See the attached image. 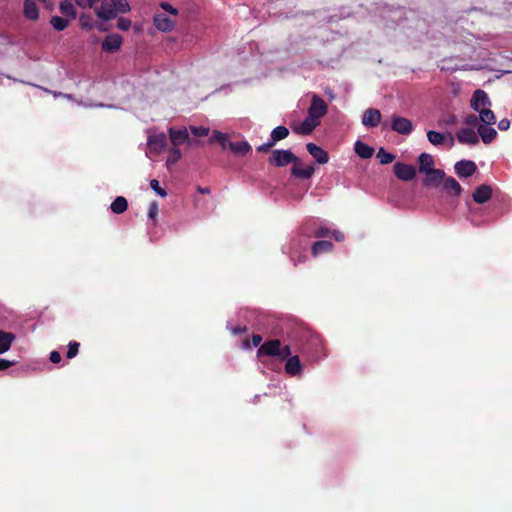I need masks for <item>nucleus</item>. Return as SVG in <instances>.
<instances>
[{"label": "nucleus", "mask_w": 512, "mask_h": 512, "mask_svg": "<svg viewBox=\"0 0 512 512\" xmlns=\"http://www.w3.org/2000/svg\"><path fill=\"white\" fill-rule=\"evenodd\" d=\"M298 161V157L291 150H273L268 159L270 165L275 167H285Z\"/></svg>", "instance_id": "f257e3e1"}, {"label": "nucleus", "mask_w": 512, "mask_h": 512, "mask_svg": "<svg viewBox=\"0 0 512 512\" xmlns=\"http://www.w3.org/2000/svg\"><path fill=\"white\" fill-rule=\"evenodd\" d=\"M327 111L328 106L326 102L317 94H314L312 96L311 104L307 111V116L321 123V118L327 114Z\"/></svg>", "instance_id": "f03ea898"}, {"label": "nucleus", "mask_w": 512, "mask_h": 512, "mask_svg": "<svg viewBox=\"0 0 512 512\" xmlns=\"http://www.w3.org/2000/svg\"><path fill=\"white\" fill-rule=\"evenodd\" d=\"M167 144V138L164 133H152L150 132L147 138V148L148 151L146 155L148 156L150 153L159 154Z\"/></svg>", "instance_id": "7ed1b4c3"}, {"label": "nucleus", "mask_w": 512, "mask_h": 512, "mask_svg": "<svg viewBox=\"0 0 512 512\" xmlns=\"http://www.w3.org/2000/svg\"><path fill=\"white\" fill-rule=\"evenodd\" d=\"M169 135L173 146H179L183 143H187L189 146L198 144V141L190 138L187 128H182L178 130L170 128Z\"/></svg>", "instance_id": "20e7f679"}, {"label": "nucleus", "mask_w": 512, "mask_h": 512, "mask_svg": "<svg viewBox=\"0 0 512 512\" xmlns=\"http://www.w3.org/2000/svg\"><path fill=\"white\" fill-rule=\"evenodd\" d=\"M395 176L402 181H411L416 176V169L413 165L397 162L393 166Z\"/></svg>", "instance_id": "39448f33"}, {"label": "nucleus", "mask_w": 512, "mask_h": 512, "mask_svg": "<svg viewBox=\"0 0 512 512\" xmlns=\"http://www.w3.org/2000/svg\"><path fill=\"white\" fill-rule=\"evenodd\" d=\"M391 129L399 134L409 135L413 131V124L408 118L393 115L391 118Z\"/></svg>", "instance_id": "423d86ee"}, {"label": "nucleus", "mask_w": 512, "mask_h": 512, "mask_svg": "<svg viewBox=\"0 0 512 512\" xmlns=\"http://www.w3.org/2000/svg\"><path fill=\"white\" fill-rule=\"evenodd\" d=\"M302 352H312L314 357H318L323 351V342L318 334H310L307 343L302 345Z\"/></svg>", "instance_id": "0eeeda50"}, {"label": "nucleus", "mask_w": 512, "mask_h": 512, "mask_svg": "<svg viewBox=\"0 0 512 512\" xmlns=\"http://www.w3.org/2000/svg\"><path fill=\"white\" fill-rule=\"evenodd\" d=\"M153 23L161 32H170L175 26V21L166 13H156L153 18Z\"/></svg>", "instance_id": "6e6552de"}, {"label": "nucleus", "mask_w": 512, "mask_h": 512, "mask_svg": "<svg viewBox=\"0 0 512 512\" xmlns=\"http://www.w3.org/2000/svg\"><path fill=\"white\" fill-rule=\"evenodd\" d=\"M280 342L281 341L279 339H273V340H269V341H266L265 343H263L257 351L258 357H262V356L277 357L280 352Z\"/></svg>", "instance_id": "1a4fd4ad"}, {"label": "nucleus", "mask_w": 512, "mask_h": 512, "mask_svg": "<svg viewBox=\"0 0 512 512\" xmlns=\"http://www.w3.org/2000/svg\"><path fill=\"white\" fill-rule=\"evenodd\" d=\"M381 112L376 108H368L362 116V124L368 128L377 127L381 122Z\"/></svg>", "instance_id": "9d476101"}, {"label": "nucleus", "mask_w": 512, "mask_h": 512, "mask_svg": "<svg viewBox=\"0 0 512 512\" xmlns=\"http://www.w3.org/2000/svg\"><path fill=\"white\" fill-rule=\"evenodd\" d=\"M471 107L479 112L482 108H485L486 106L491 105V101L487 95V93L484 90L477 89L471 98L470 101Z\"/></svg>", "instance_id": "9b49d317"}, {"label": "nucleus", "mask_w": 512, "mask_h": 512, "mask_svg": "<svg viewBox=\"0 0 512 512\" xmlns=\"http://www.w3.org/2000/svg\"><path fill=\"white\" fill-rule=\"evenodd\" d=\"M455 172L459 177H470L476 170L477 165L471 160H460L454 166Z\"/></svg>", "instance_id": "f8f14e48"}, {"label": "nucleus", "mask_w": 512, "mask_h": 512, "mask_svg": "<svg viewBox=\"0 0 512 512\" xmlns=\"http://www.w3.org/2000/svg\"><path fill=\"white\" fill-rule=\"evenodd\" d=\"M456 136L458 142L461 144L476 145L479 142L478 134L471 128L460 129Z\"/></svg>", "instance_id": "ddd939ff"}, {"label": "nucleus", "mask_w": 512, "mask_h": 512, "mask_svg": "<svg viewBox=\"0 0 512 512\" xmlns=\"http://www.w3.org/2000/svg\"><path fill=\"white\" fill-rule=\"evenodd\" d=\"M122 44V37L119 34L111 33L105 37L102 43V49L105 52H116L120 49Z\"/></svg>", "instance_id": "4468645a"}, {"label": "nucleus", "mask_w": 512, "mask_h": 512, "mask_svg": "<svg viewBox=\"0 0 512 512\" xmlns=\"http://www.w3.org/2000/svg\"><path fill=\"white\" fill-rule=\"evenodd\" d=\"M95 11L96 15L103 20H111L117 16L111 0H102L101 5Z\"/></svg>", "instance_id": "2eb2a0df"}, {"label": "nucleus", "mask_w": 512, "mask_h": 512, "mask_svg": "<svg viewBox=\"0 0 512 512\" xmlns=\"http://www.w3.org/2000/svg\"><path fill=\"white\" fill-rule=\"evenodd\" d=\"M307 151L319 164H326L329 161L328 153L314 143H308L306 145Z\"/></svg>", "instance_id": "dca6fc26"}, {"label": "nucleus", "mask_w": 512, "mask_h": 512, "mask_svg": "<svg viewBox=\"0 0 512 512\" xmlns=\"http://www.w3.org/2000/svg\"><path fill=\"white\" fill-rule=\"evenodd\" d=\"M426 174L425 179L423 180V184L425 186H437L440 183L443 182L445 179V172L441 169H435L428 171Z\"/></svg>", "instance_id": "f3484780"}, {"label": "nucleus", "mask_w": 512, "mask_h": 512, "mask_svg": "<svg viewBox=\"0 0 512 512\" xmlns=\"http://www.w3.org/2000/svg\"><path fill=\"white\" fill-rule=\"evenodd\" d=\"M314 167L307 166L305 168L301 167V160L298 158V161H294L293 166L291 168V174L300 179H309L314 174Z\"/></svg>", "instance_id": "a211bd4d"}, {"label": "nucleus", "mask_w": 512, "mask_h": 512, "mask_svg": "<svg viewBox=\"0 0 512 512\" xmlns=\"http://www.w3.org/2000/svg\"><path fill=\"white\" fill-rule=\"evenodd\" d=\"M492 197V188L489 185L481 184L472 194L473 200L478 204L487 202Z\"/></svg>", "instance_id": "6ab92c4d"}, {"label": "nucleus", "mask_w": 512, "mask_h": 512, "mask_svg": "<svg viewBox=\"0 0 512 512\" xmlns=\"http://www.w3.org/2000/svg\"><path fill=\"white\" fill-rule=\"evenodd\" d=\"M442 183L444 191H446L448 194L458 197L462 193L463 189L455 178L445 176V179Z\"/></svg>", "instance_id": "aec40b11"}, {"label": "nucleus", "mask_w": 512, "mask_h": 512, "mask_svg": "<svg viewBox=\"0 0 512 512\" xmlns=\"http://www.w3.org/2000/svg\"><path fill=\"white\" fill-rule=\"evenodd\" d=\"M319 125H320L319 122H317L316 120L311 119L309 116H307L303 120V122L298 127H295L293 130H294V132H296L298 134L309 135Z\"/></svg>", "instance_id": "412c9836"}, {"label": "nucleus", "mask_w": 512, "mask_h": 512, "mask_svg": "<svg viewBox=\"0 0 512 512\" xmlns=\"http://www.w3.org/2000/svg\"><path fill=\"white\" fill-rule=\"evenodd\" d=\"M333 243L328 240H319L313 243L311 247V253L314 257H317L323 253H329L333 250Z\"/></svg>", "instance_id": "4be33fe9"}, {"label": "nucleus", "mask_w": 512, "mask_h": 512, "mask_svg": "<svg viewBox=\"0 0 512 512\" xmlns=\"http://www.w3.org/2000/svg\"><path fill=\"white\" fill-rule=\"evenodd\" d=\"M302 371V365L299 357L291 356L286 360L285 363V372L291 376H296L300 374Z\"/></svg>", "instance_id": "5701e85b"}, {"label": "nucleus", "mask_w": 512, "mask_h": 512, "mask_svg": "<svg viewBox=\"0 0 512 512\" xmlns=\"http://www.w3.org/2000/svg\"><path fill=\"white\" fill-rule=\"evenodd\" d=\"M23 14L32 21H36L39 18V8L33 0H25Z\"/></svg>", "instance_id": "b1692460"}, {"label": "nucleus", "mask_w": 512, "mask_h": 512, "mask_svg": "<svg viewBox=\"0 0 512 512\" xmlns=\"http://www.w3.org/2000/svg\"><path fill=\"white\" fill-rule=\"evenodd\" d=\"M477 134L485 144L491 143L497 136L496 130L486 125H479Z\"/></svg>", "instance_id": "393cba45"}, {"label": "nucleus", "mask_w": 512, "mask_h": 512, "mask_svg": "<svg viewBox=\"0 0 512 512\" xmlns=\"http://www.w3.org/2000/svg\"><path fill=\"white\" fill-rule=\"evenodd\" d=\"M355 153L362 159H369L373 156L374 149L362 141H356L354 145Z\"/></svg>", "instance_id": "a878e982"}, {"label": "nucleus", "mask_w": 512, "mask_h": 512, "mask_svg": "<svg viewBox=\"0 0 512 512\" xmlns=\"http://www.w3.org/2000/svg\"><path fill=\"white\" fill-rule=\"evenodd\" d=\"M419 172L427 173L433 169L434 160L433 157L428 153H421L418 157Z\"/></svg>", "instance_id": "bb28decb"}, {"label": "nucleus", "mask_w": 512, "mask_h": 512, "mask_svg": "<svg viewBox=\"0 0 512 512\" xmlns=\"http://www.w3.org/2000/svg\"><path fill=\"white\" fill-rule=\"evenodd\" d=\"M14 340L15 335L13 333L0 331V354L7 352Z\"/></svg>", "instance_id": "cd10ccee"}, {"label": "nucleus", "mask_w": 512, "mask_h": 512, "mask_svg": "<svg viewBox=\"0 0 512 512\" xmlns=\"http://www.w3.org/2000/svg\"><path fill=\"white\" fill-rule=\"evenodd\" d=\"M229 148L237 155H245L251 150V146L246 141L229 142Z\"/></svg>", "instance_id": "c85d7f7f"}, {"label": "nucleus", "mask_w": 512, "mask_h": 512, "mask_svg": "<svg viewBox=\"0 0 512 512\" xmlns=\"http://www.w3.org/2000/svg\"><path fill=\"white\" fill-rule=\"evenodd\" d=\"M289 135V130L285 126H277L274 128L270 134V140L274 142L275 144L285 138H287Z\"/></svg>", "instance_id": "c756f323"}, {"label": "nucleus", "mask_w": 512, "mask_h": 512, "mask_svg": "<svg viewBox=\"0 0 512 512\" xmlns=\"http://www.w3.org/2000/svg\"><path fill=\"white\" fill-rule=\"evenodd\" d=\"M479 118L480 121L483 122L485 125H492L495 124L496 118L494 115V112L490 108H482L479 111Z\"/></svg>", "instance_id": "7c9ffc66"}, {"label": "nucleus", "mask_w": 512, "mask_h": 512, "mask_svg": "<svg viewBox=\"0 0 512 512\" xmlns=\"http://www.w3.org/2000/svg\"><path fill=\"white\" fill-rule=\"evenodd\" d=\"M127 207H128L127 200L122 196H118L112 202V204L110 206L112 212L115 214H121V213L125 212Z\"/></svg>", "instance_id": "2f4dec72"}, {"label": "nucleus", "mask_w": 512, "mask_h": 512, "mask_svg": "<svg viewBox=\"0 0 512 512\" xmlns=\"http://www.w3.org/2000/svg\"><path fill=\"white\" fill-rule=\"evenodd\" d=\"M60 12L65 15V16H68L70 17L71 19H75L76 18V10H75V7L74 5L68 1V0H64L60 3Z\"/></svg>", "instance_id": "473e14b6"}, {"label": "nucleus", "mask_w": 512, "mask_h": 512, "mask_svg": "<svg viewBox=\"0 0 512 512\" xmlns=\"http://www.w3.org/2000/svg\"><path fill=\"white\" fill-rule=\"evenodd\" d=\"M427 138L428 141L435 146L442 145L445 141V135L434 130L427 132Z\"/></svg>", "instance_id": "72a5a7b5"}, {"label": "nucleus", "mask_w": 512, "mask_h": 512, "mask_svg": "<svg viewBox=\"0 0 512 512\" xmlns=\"http://www.w3.org/2000/svg\"><path fill=\"white\" fill-rule=\"evenodd\" d=\"M377 159L379 160L380 164L386 165L394 161L395 155L387 152L384 148H380L376 155Z\"/></svg>", "instance_id": "f704fd0d"}, {"label": "nucleus", "mask_w": 512, "mask_h": 512, "mask_svg": "<svg viewBox=\"0 0 512 512\" xmlns=\"http://www.w3.org/2000/svg\"><path fill=\"white\" fill-rule=\"evenodd\" d=\"M177 146H174L169 150V154L166 160V165L168 168L172 167L174 164H176L180 158H181V152Z\"/></svg>", "instance_id": "c9c22d12"}, {"label": "nucleus", "mask_w": 512, "mask_h": 512, "mask_svg": "<svg viewBox=\"0 0 512 512\" xmlns=\"http://www.w3.org/2000/svg\"><path fill=\"white\" fill-rule=\"evenodd\" d=\"M116 15L127 13L130 11V5L127 0H111Z\"/></svg>", "instance_id": "e433bc0d"}, {"label": "nucleus", "mask_w": 512, "mask_h": 512, "mask_svg": "<svg viewBox=\"0 0 512 512\" xmlns=\"http://www.w3.org/2000/svg\"><path fill=\"white\" fill-rule=\"evenodd\" d=\"M50 23H51L52 27L57 31H63L64 29L67 28V26L69 24L68 20H66L62 17H59V16H53L50 20Z\"/></svg>", "instance_id": "4c0bfd02"}, {"label": "nucleus", "mask_w": 512, "mask_h": 512, "mask_svg": "<svg viewBox=\"0 0 512 512\" xmlns=\"http://www.w3.org/2000/svg\"><path fill=\"white\" fill-rule=\"evenodd\" d=\"M190 131L195 137H204L209 134V129L203 126H190Z\"/></svg>", "instance_id": "58836bf2"}, {"label": "nucleus", "mask_w": 512, "mask_h": 512, "mask_svg": "<svg viewBox=\"0 0 512 512\" xmlns=\"http://www.w3.org/2000/svg\"><path fill=\"white\" fill-rule=\"evenodd\" d=\"M330 234H331L330 229L322 226V227H318L317 229H315L310 236L315 237V238H323V237L330 236Z\"/></svg>", "instance_id": "ea45409f"}, {"label": "nucleus", "mask_w": 512, "mask_h": 512, "mask_svg": "<svg viewBox=\"0 0 512 512\" xmlns=\"http://www.w3.org/2000/svg\"><path fill=\"white\" fill-rule=\"evenodd\" d=\"M150 187L152 190H154L159 196L166 197L167 193L166 191L160 187L159 181L156 179H152L150 181Z\"/></svg>", "instance_id": "a19ab883"}, {"label": "nucleus", "mask_w": 512, "mask_h": 512, "mask_svg": "<svg viewBox=\"0 0 512 512\" xmlns=\"http://www.w3.org/2000/svg\"><path fill=\"white\" fill-rule=\"evenodd\" d=\"M78 348H79V343H77L75 341L70 342L68 345L67 357L70 359L75 357L78 353Z\"/></svg>", "instance_id": "79ce46f5"}, {"label": "nucleus", "mask_w": 512, "mask_h": 512, "mask_svg": "<svg viewBox=\"0 0 512 512\" xmlns=\"http://www.w3.org/2000/svg\"><path fill=\"white\" fill-rule=\"evenodd\" d=\"M289 357H291L290 347L288 345L282 346L280 344V352H279V355L277 356V358H279L280 360H285V359H288Z\"/></svg>", "instance_id": "37998d69"}, {"label": "nucleus", "mask_w": 512, "mask_h": 512, "mask_svg": "<svg viewBox=\"0 0 512 512\" xmlns=\"http://www.w3.org/2000/svg\"><path fill=\"white\" fill-rule=\"evenodd\" d=\"M290 259L293 262L294 266H298L299 264H303L307 261V256L305 254H299L295 256L293 253L290 254Z\"/></svg>", "instance_id": "c03bdc74"}, {"label": "nucleus", "mask_w": 512, "mask_h": 512, "mask_svg": "<svg viewBox=\"0 0 512 512\" xmlns=\"http://www.w3.org/2000/svg\"><path fill=\"white\" fill-rule=\"evenodd\" d=\"M117 27L120 30L127 31L131 27V21L127 18L120 17L117 21Z\"/></svg>", "instance_id": "a18cd8bd"}, {"label": "nucleus", "mask_w": 512, "mask_h": 512, "mask_svg": "<svg viewBox=\"0 0 512 512\" xmlns=\"http://www.w3.org/2000/svg\"><path fill=\"white\" fill-rule=\"evenodd\" d=\"M100 0H75L76 4L79 7L86 8L90 7L93 8Z\"/></svg>", "instance_id": "49530a36"}, {"label": "nucleus", "mask_w": 512, "mask_h": 512, "mask_svg": "<svg viewBox=\"0 0 512 512\" xmlns=\"http://www.w3.org/2000/svg\"><path fill=\"white\" fill-rule=\"evenodd\" d=\"M160 7L168 14L172 15V16H177L178 15V10L176 8H174L173 6H171L169 3L167 2H162L160 4Z\"/></svg>", "instance_id": "de8ad7c7"}, {"label": "nucleus", "mask_w": 512, "mask_h": 512, "mask_svg": "<svg viewBox=\"0 0 512 512\" xmlns=\"http://www.w3.org/2000/svg\"><path fill=\"white\" fill-rule=\"evenodd\" d=\"M275 145L276 144L269 139L266 143L258 146L257 151L261 153H268Z\"/></svg>", "instance_id": "09e8293b"}, {"label": "nucleus", "mask_w": 512, "mask_h": 512, "mask_svg": "<svg viewBox=\"0 0 512 512\" xmlns=\"http://www.w3.org/2000/svg\"><path fill=\"white\" fill-rule=\"evenodd\" d=\"M479 120V116H476L475 114H469L464 118V123L468 126H475Z\"/></svg>", "instance_id": "8fccbe9b"}, {"label": "nucleus", "mask_w": 512, "mask_h": 512, "mask_svg": "<svg viewBox=\"0 0 512 512\" xmlns=\"http://www.w3.org/2000/svg\"><path fill=\"white\" fill-rule=\"evenodd\" d=\"M210 143L219 142L224 146V135L221 132L214 131L213 136L209 139Z\"/></svg>", "instance_id": "3c124183"}, {"label": "nucleus", "mask_w": 512, "mask_h": 512, "mask_svg": "<svg viewBox=\"0 0 512 512\" xmlns=\"http://www.w3.org/2000/svg\"><path fill=\"white\" fill-rule=\"evenodd\" d=\"M158 214V205L156 202H152L149 205L148 217L152 220L156 218Z\"/></svg>", "instance_id": "603ef678"}, {"label": "nucleus", "mask_w": 512, "mask_h": 512, "mask_svg": "<svg viewBox=\"0 0 512 512\" xmlns=\"http://www.w3.org/2000/svg\"><path fill=\"white\" fill-rule=\"evenodd\" d=\"M509 127H510V121L506 118L500 120L498 123V128L501 131H505V130L509 129Z\"/></svg>", "instance_id": "864d4df0"}, {"label": "nucleus", "mask_w": 512, "mask_h": 512, "mask_svg": "<svg viewBox=\"0 0 512 512\" xmlns=\"http://www.w3.org/2000/svg\"><path fill=\"white\" fill-rule=\"evenodd\" d=\"M50 361L55 364L59 363L61 361L60 353L57 351H52L50 353Z\"/></svg>", "instance_id": "5fc2aeb1"}, {"label": "nucleus", "mask_w": 512, "mask_h": 512, "mask_svg": "<svg viewBox=\"0 0 512 512\" xmlns=\"http://www.w3.org/2000/svg\"><path fill=\"white\" fill-rule=\"evenodd\" d=\"M330 235H332L333 238L338 242L343 241L345 238L344 234L339 230L332 231Z\"/></svg>", "instance_id": "6e6d98bb"}, {"label": "nucleus", "mask_w": 512, "mask_h": 512, "mask_svg": "<svg viewBox=\"0 0 512 512\" xmlns=\"http://www.w3.org/2000/svg\"><path fill=\"white\" fill-rule=\"evenodd\" d=\"M14 365V362L13 361H9V360H5V359H0V370H5L11 366Z\"/></svg>", "instance_id": "4d7b16f0"}, {"label": "nucleus", "mask_w": 512, "mask_h": 512, "mask_svg": "<svg viewBox=\"0 0 512 512\" xmlns=\"http://www.w3.org/2000/svg\"><path fill=\"white\" fill-rule=\"evenodd\" d=\"M443 122L446 125H455L457 123V118L455 115H449L447 118L443 119Z\"/></svg>", "instance_id": "13d9d810"}, {"label": "nucleus", "mask_w": 512, "mask_h": 512, "mask_svg": "<svg viewBox=\"0 0 512 512\" xmlns=\"http://www.w3.org/2000/svg\"><path fill=\"white\" fill-rule=\"evenodd\" d=\"M261 341H262V336H261V335H259V334H254V335L252 336V345H253L254 347H258V346L260 345Z\"/></svg>", "instance_id": "bf43d9fd"}, {"label": "nucleus", "mask_w": 512, "mask_h": 512, "mask_svg": "<svg viewBox=\"0 0 512 512\" xmlns=\"http://www.w3.org/2000/svg\"><path fill=\"white\" fill-rule=\"evenodd\" d=\"M234 334H243L247 331L246 326H237L231 329Z\"/></svg>", "instance_id": "052dcab7"}, {"label": "nucleus", "mask_w": 512, "mask_h": 512, "mask_svg": "<svg viewBox=\"0 0 512 512\" xmlns=\"http://www.w3.org/2000/svg\"><path fill=\"white\" fill-rule=\"evenodd\" d=\"M53 95H54V97H63L64 93L54 92Z\"/></svg>", "instance_id": "680f3d73"}, {"label": "nucleus", "mask_w": 512, "mask_h": 512, "mask_svg": "<svg viewBox=\"0 0 512 512\" xmlns=\"http://www.w3.org/2000/svg\"><path fill=\"white\" fill-rule=\"evenodd\" d=\"M63 97L68 100H73V96L71 94H64Z\"/></svg>", "instance_id": "e2e57ef3"}, {"label": "nucleus", "mask_w": 512, "mask_h": 512, "mask_svg": "<svg viewBox=\"0 0 512 512\" xmlns=\"http://www.w3.org/2000/svg\"><path fill=\"white\" fill-rule=\"evenodd\" d=\"M243 344H244L245 347H247V348L249 347V341L247 339L244 340Z\"/></svg>", "instance_id": "0e129e2a"}, {"label": "nucleus", "mask_w": 512, "mask_h": 512, "mask_svg": "<svg viewBox=\"0 0 512 512\" xmlns=\"http://www.w3.org/2000/svg\"><path fill=\"white\" fill-rule=\"evenodd\" d=\"M450 137H451V146H452L454 144V139L451 135H450Z\"/></svg>", "instance_id": "69168bd1"}]
</instances>
